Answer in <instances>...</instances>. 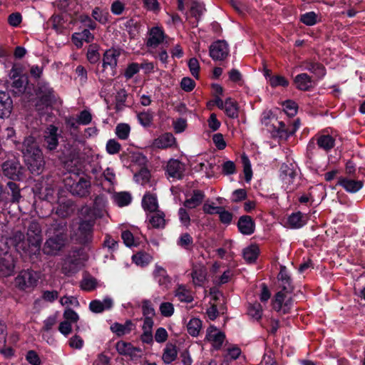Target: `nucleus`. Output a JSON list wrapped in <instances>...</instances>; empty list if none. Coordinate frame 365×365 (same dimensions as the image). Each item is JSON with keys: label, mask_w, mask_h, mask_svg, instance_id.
Listing matches in <instances>:
<instances>
[{"label": "nucleus", "mask_w": 365, "mask_h": 365, "mask_svg": "<svg viewBox=\"0 0 365 365\" xmlns=\"http://www.w3.org/2000/svg\"><path fill=\"white\" fill-rule=\"evenodd\" d=\"M21 146L28 170L32 175H39L44 170L45 161L36 138L31 135L26 137Z\"/></svg>", "instance_id": "f257e3e1"}, {"label": "nucleus", "mask_w": 365, "mask_h": 365, "mask_svg": "<svg viewBox=\"0 0 365 365\" xmlns=\"http://www.w3.org/2000/svg\"><path fill=\"white\" fill-rule=\"evenodd\" d=\"M1 175L11 181H23L25 178V168L16 158L9 159L1 165Z\"/></svg>", "instance_id": "f03ea898"}, {"label": "nucleus", "mask_w": 365, "mask_h": 365, "mask_svg": "<svg viewBox=\"0 0 365 365\" xmlns=\"http://www.w3.org/2000/svg\"><path fill=\"white\" fill-rule=\"evenodd\" d=\"M66 186L73 195L83 197L90 194L91 182L83 177L79 178L77 181L67 179Z\"/></svg>", "instance_id": "7ed1b4c3"}, {"label": "nucleus", "mask_w": 365, "mask_h": 365, "mask_svg": "<svg viewBox=\"0 0 365 365\" xmlns=\"http://www.w3.org/2000/svg\"><path fill=\"white\" fill-rule=\"evenodd\" d=\"M287 294L277 292L272 299V309L282 314H287L291 312L294 306V299L292 297L287 298Z\"/></svg>", "instance_id": "20e7f679"}, {"label": "nucleus", "mask_w": 365, "mask_h": 365, "mask_svg": "<svg viewBox=\"0 0 365 365\" xmlns=\"http://www.w3.org/2000/svg\"><path fill=\"white\" fill-rule=\"evenodd\" d=\"M330 133H333V129L327 128L315 135L317 145L326 153L330 152L335 146L336 139Z\"/></svg>", "instance_id": "39448f33"}, {"label": "nucleus", "mask_w": 365, "mask_h": 365, "mask_svg": "<svg viewBox=\"0 0 365 365\" xmlns=\"http://www.w3.org/2000/svg\"><path fill=\"white\" fill-rule=\"evenodd\" d=\"M67 242V238L46 237L42 251L46 255L56 256L63 250Z\"/></svg>", "instance_id": "423d86ee"}, {"label": "nucleus", "mask_w": 365, "mask_h": 365, "mask_svg": "<svg viewBox=\"0 0 365 365\" xmlns=\"http://www.w3.org/2000/svg\"><path fill=\"white\" fill-rule=\"evenodd\" d=\"M46 236L68 239V223L66 220L53 219L48 225Z\"/></svg>", "instance_id": "0eeeda50"}, {"label": "nucleus", "mask_w": 365, "mask_h": 365, "mask_svg": "<svg viewBox=\"0 0 365 365\" xmlns=\"http://www.w3.org/2000/svg\"><path fill=\"white\" fill-rule=\"evenodd\" d=\"M15 286L20 290H26L37 284V279L32 270L21 271L14 280Z\"/></svg>", "instance_id": "6e6552de"}, {"label": "nucleus", "mask_w": 365, "mask_h": 365, "mask_svg": "<svg viewBox=\"0 0 365 365\" xmlns=\"http://www.w3.org/2000/svg\"><path fill=\"white\" fill-rule=\"evenodd\" d=\"M61 133L58 128L54 125H49L45 130L44 147L49 151H54L59 146L58 138Z\"/></svg>", "instance_id": "1a4fd4ad"}, {"label": "nucleus", "mask_w": 365, "mask_h": 365, "mask_svg": "<svg viewBox=\"0 0 365 365\" xmlns=\"http://www.w3.org/2000/svg\"><path fill=\"white\" fill-rule=\"evenodd\" d=\"M94 224V219L83 220L80 222L78 231L81 244L86 245L92 241Z\"/></svg>", "instance_id": "9d476101"}, {"label": "nucleus", "mask_w": 365, "mask_h": 365, "mask_svg": "<svg viewBox=\"0 0 365 365\" xmlns=\"http://www.w3.org/2000/svg\"><path fill=\"white\" fill-rule=\"evenodd\" d=\"M16 258L14 255L6 252L0 256V277H7L14 273Z\"/></svg>", "instance_id": "9b49d317"}, {"label": "nucleus", "mask_w": 365, "mask_h": 365, "mask_svg": "<svg viewBox=\"0 0 365 365\" xmlns=\"http://www.w3.org/2000/svg\"><path fill=\"white\" fill-rule=\"evenodd\" d=\"M228 54L229 47L225 41L218 40L210 46V56L214 61H222Z\"/></svg>", "instance_id": "f8f14e48"}, {"label": "nucleus", "mask_w": 365, "mask_h": 365, "mask_svg": "<svg viewBox=\"0 0 365 365\" xmlns=\"http://www.w3.org/2000/svg\"><path fill=\"white\" fill-rule=\"evenodd\" d=\"M297 171L292 164L283 163L279 169V178L287 185V188L290 190L294 189L292 186L297 177Z\"/></svg>", "instance_id": "ddd939ff"}, {"label": "nucleus", "mask_w": 365, "mask_h": 365, "mask_svg": "<svg viewBox=\"0 0 365 365\" xmlns=\"http://www.w3.org/2000/svg\"><path fill=\"white\" fill-rule=\"evenodd\" d=\"M165 35L161 27L154 26L148 31L145 45L149 48H155L165 40Z\"/></svg>", "instance_id": "4468645a"}, {"label": "nucleus", "mask_w": 365, "mask_h": 365, "mask_svg": "<svg viewBox=\"0 0 365 365\" xmlns=\"http://www.w3.org/2000/svg\"><path fill=\"white\" fill-rule=\"evenodd\" d=\"M185 165L177 159H170L166 165L165 173L169 178L181 180L184 177Z\"/></svg>", "instance_id": "2eb2a0df"}, {"label": "nucleus", "mask_w": 365, "mask_h": 365, "mask_svg": "<svg viewBox=\"0 0 365 365\" xmlns=\"http://www.w3.org/2000/svg\"><path fill=\"white\" fill-rule=\"evenodd\" d=\"M33 192L34 197L40 200L51 202L54 200V189L48 185L36 184L33 187Z\"/></svg>", "instance_id": "dca6fc26"}, {"label": "nucleus", "mask_w": 365, "mask_h": 365, "mask_svg": "<svg viewBox=\"0 0 365 365\" xmlns=\"http://www.w3.org/2000/svg\"><path fill=\"white\" fill-rule=\"evenodd\" d=\"M38 97L42 105L51 106L55 101L54 91L48 83H43L38 86Z\"/></svg>", "instance_id": "f3484780"}, {"label": "nucleus", "mask_w": 365, "mask_h": 365, "mask_svg": "<svg viewBox=\"0 0 365 365\" xmlns=\"http://www.w3.org/2000/svg\"><path fill=\"white\" fill-rule=\"evenodd\" d=\"M336 185L341 186L347 192L356 193L363 187L364 181L340 177Z\"/></svg>", "instance_id": "a211bd4d"}, {"label": "nucleus", "mask_w": 365, "mask_h": 365, "mask_svg": "<svg viewBox=\"0 0 365 365\" xmlns=\"http://www.w3.org/2000/svg\"><path fill=\"white\" fill-rule=\"evenodd\" d=\"M237 226L239 232L245 235H251L255 230V220L250 215L240 217Z\"/></svg>", "instance_id": "6ab92c4d"}, {"label": "nucleus", "mask_w": 365, "mask_h": 365, "mask_svg": "<svg viewBox=\"0 0 365 365\" xmlns=\"http://www.w3.org/2000/svg\"><path fill=\"white\" fill-rule=\"evenodd\" d=\"M5 192H8V199L5 202H19L22 197L21 188L16 181H9L5 187Z\"/></svg>", "instance_id": "aec40b11"}, {"label": "nucleus", "mask_w": 365, "mask_h": 365, "mask_svg": "<svg viewBox=\"0 0 365 365\" xmlns=\"http://www.w3.org/2000/svg\"><path fill=\"white\" fill-rule=\"evenodd\" d=\"M153 146L160 149H167L176 145V138L171 133H165L155 138Z\"/></svg>", "instance_id": "412c9836"}, {"label": "nucleus", "mask_w": 365, "mask_h": 365, "mask_svg": "<svg viewBox=\"0 0 365 365\" xmlns=\"http://www.w3.org/2000/svg\"><path fill=\"white\" fill-rule=\"evenodd\" d=\"M113 306V299L110 297H106L103 302L98 299L92 300L89 304V309L92 312L99 314L105 310L110 309Z\"/></svg>", "instance_id": "4be33fe9"}, {"label": "nucleus", "mask_w": 365, "mask_h": 365, "mask_svg": "<svg viewBox=\"0 0 365 365\" xmlns=\"http://www.w3.org/2000/svg\"><path fill=\"white\" fill-rule=\"evenodd\" d=\"M74 212V203L71 200H66L61 202L56 207V214L59 217L58 219L66 220Z\"/></svg>", "instance_id": "5701e85b"}, {"label": "nucleus", "mask_w": 365, "mask_h": 365, "mask_svg": "<svg viewBox=\"0 0 365 365\" xmlns=\"http://www.w3.org/2000/svg\"><path fill=\"white\" fill-rule=\"evenodd\" d=\"M142 207L145 211L155 212L158 209L157 196L150 192H146L142 199Z\"/></svg>", "instance_id": "b1692460"}, {"label": "nucleus", "mask_w": 365, "mask_h": 365, "mask_svg": "<svg viewBox=\"0 0 365 365\" xmlns=\"http://www.w3.org/2000/svg\"><path fill=\"white\" fill-rule=\"evenodd\" d=\"M205 197V192L200 190H194L190 198L186 199L183 205L187 209H194L202 204Z\"/></svg>", "instance_id": "393cba45"}, {"label": "nucleus", "mask_w": 365, "mask_h": 365, "mask_svg": "<svg viewBox=\"0 0 365 365\" xmlns=\"http://www.w3.org/2000/svg\"><path fill=\"white\" fill-rule=\"evenodd\" d=\"M294 83L297 89L301 91H309L314 86L312 77L305 73L298 74L294 79Z\"/></svg>", "instance_id": "a878e982"}, {"label": "nucleus", "mask_w": 365, "mask_h": 365, "mask_svg": "<svg viewBox=\"0 0 365 365\" xmlns=\"http://www.w3.org/2000/svg\"><path fill=\"white\" fill-rule=\"evenodd\" d=\"M287 225L292 229H299L306 225L307 220L300 211L292 212L287 219Z\"/></svg>", "instance_id": "bb28decb"}, {"label": "nucleus", "mask_w": 365, "mask_h": 365, "mask_svg": "<svg viewBox=\"0 0 365 365\" xmlns=\"http://www.w3.org/2000/svg\"><path fill=\"white\" fill-rule=\"evenodd\" d=\"M213 103H215L219 108L224 110L227 114H235L237 112L236 102L228 98L225 102L220 98H216Z\"/></svg>", "instance_id": "cd10ccee"}, {"label": "nucleus", "mask_w": 365, "mask_h": 365, "mask_svg": "<svg viewBox=\"0 0 365 365\" xmlns=\"http://www.w3.org/2000/svg\"><path fill=\"white\" fill-rule=\"evenodd\" d=\"M154 277L160 287L168 288L171 283V279L168 276L167 271L162 267L156 266L153 272Z\"/></svg>", "instance_id": "c85d7f7f"}, {"label": "nucleus", "mask_w": 365, "mask_h": 365, "mask_svg": "<svg viewBox=\"0 0 365 365\" xmlns=\"http://www.w3.org/2000/svg\"><path fill=\"white\" fill-rule=\"evenodd\" d=\"M260 253L259 247L256 244H252L243 250V257L250 264L255 263Z\"/></svg>", "instance_id": "c756f323"}, {"label": "nucleus", "mask_w": 365, "mask_h": 365, "mask_svg": "<svg viewBox=\"0 0 365 365\" xmlns=\"http://www.w3.org/2000/svg\"><path fill=\"white\" fill-rule=\"evenodd\" d=\"M119 56L120 51L117 49L110 48L107 50L103 56V67L109 66L112 68H115Z\"/></svg>", "instance_id": "7c9ffc66"}, {"label": "nucleus", "mask_w": 365, "mask_h": 365, "mask_svg": "<svg viewBox=\"0 0 365 365\" xmlns=\"http://www.w3.org/2000/svg\"><path fill=\"white\" fill-rule=\"evenodd\" d=\"M77 119L68 118L66 119L67 128L76 130L79 125H88L92 120V115H77Z\"/></svg>", "instance_id": "2f4dec72"}, {"label": "nucleus", "mask_w": 365, "mask_h": 365, "mask_svg": "<svg viewBox=\"0 0 365 365\" xmlns=\"http://www.w3.org/2000/svg\"><path fill=\"white\" fill-rule=\"evenodd\" d=\"M29 246L28 252L30 255H39L42 242V235L27 236Z\"/></svg>", "instance_id": "473e14b6"}, {"label": "nucleus", "mask_w": 365, "mask_h": 365, "mask_svg": "<svg viewBox=\"0 0 365 365\" xmlns=\"http://www.w3.org/2000/svg\"><path fill=\"white\" fill-rule=\"evenodd\" d=\"M9 82L11 91L16 95H20L26 91L28 84V78L27 76L21 77L10 81Z\"/></svg>", "instance_id": "72a5a7b5"}, {"label": "nucleus", "mask_w": 365, "mask_h": 365, "mask_svg": "<svg viewBox=\"0 0 365 365\" xmlns=\"http://www.w3.org/2000/svg\"><path fill=\"white\" fill-rule=\"evenodd\" d=\"M304 69L314 73L318 78H322L326 74L325 68L319 63L306 61L304 63Z\"/></svg>", "instance_id": "f704fd0d"}, {"label": "nucleus", "mask_w": 365, "mask_h": 365, "mask_svg": "<svg viewBox=\"0 0 365 365\" xmlns=\"http://www.w3.org/2000/svg\"><path fill=\"white\" fill-rule=\"evenodd\" d=\"M60 150H56V156L63 163H67L71 160L73 158V150L72 147L69 143H63L59 145Z\"/></svg>", "instance_id": "c9c22d12"}, {"label": "nucleus", "mask_w": 365, "mask_h": 365, "mask_svg": "<svg viewBox=\"0 0 365 365\" xmlns=\"http://www.w3.org/2000/svg\"><path fill=\"white\" fill-rule=\"evenodd\" d=\"M12 104V100L9 93L4 91H0V114L10 113Z\"/></svg>", "instance_id": "e433bc0d"}, {"label": "nucleus", "mask_w": 365, "mask_h": 365, "mask_svg": "<svg viewBox=\"0 0 365 365\" xmlns=\"http://www.w3.org/2000/svg\"><path fill=\"white\" fill-rule=\"evenodd\" d=\"M175 296L178 298L181 302L191 303L193 301V297L190 292L183 284H179L175 291Z\"/></svg>", "instance_id": "4c0bfd02"}, {"label": "nucleus", "mask_w": 365, "mask_h": 365, "mask_svg": "<svg viewBox=\"0 0 365 365\" xmlns=\"http://www.w3.org/2000/svg\"><path fill=\"white\" fill-rule=\"evenodd\" d=\"M178 356V351L176 349V346L172 344H167L165 348L163 350V361L169 364L174 361Z\"/></svg>", "instance_id": "58836bf2"}, {"label": "nucleus", "mask_w": 365, "mask_h": 365, "mask_svg": "<svg viewBox=\"0 0 365 365\" xmlns=\"http://www.w3.org/2000/svg\"><path fill=\"white\" fill-rule=\"evenodd\" d=\"M115 202L118 207H125L130 204L132 201V196L128 192H119L113 195Z\"/></svg>", "instance_id": "ea45409f"}, {"label": "nucleus", "mask_w": 365, "mask_h": 365, "mask_svg": "<svg viewBox=\"0 0 365 365\" xmlns=\"http://www.w3.org/2000/svg\"><path fill=\"white\" fill-rule=\"evenodd\" d=\"M202 321L198 318H192L187 324V332L192 336H197L202 328Z\"/></svg>", "instance_id": "a19ab883"}, {"label": "nucleus", "mask_w": 365, "mask_h": 365, "mask_svg": "<svg viewBox=\"0 0 365 365\" xmlns=\"http://www.w3.org/2000/svg\"><path fill=\"white\" fill-rule=\"evenodd\" d=\"M206 339L214 342L213 346L215 349H220L225 339V334L222 331L214 334L207 333Z\"/></svg>", "instance_id": "79ce46f5"}, {"label": "nucleus", "mask_w": 365, "mask_h": 365, "mask_svg": "<svg viewBox=\"0 0 365 365\" xmlns=\"http://www.w3.org/2000/svg\"><path fill=\"white\" fill-rule=\"evenodd\" d=\"M93 18L101 24H106L109 21V13L99 7H96L92 11Z\"/></svg>", "instance_id": "37998d69"}, {"label": "nucleus", "mask_w": 365, "mask_h": 365, "mask_svg": "<svg viewBox=\"0 0 365 365\" xmlns=\"http://www.w3.org/2000/svg\"><path fill=\"white\" fill-rule=\"evenodd\" d=\"M132 344L124 341H119L115 344V349L119 354L123 356H130L133 357Z\"/></svg>", "instance_id": "c03bdc74"}, {"label": "nucleus", "mask_w": 365, "mask_h": 365, "mask_svg": "<svg viewBox=\"0 0 365 365\" xmlns=\"http://www.w3.org/2000/svg\"><path fill=\"white\" fill-rule=\"evenodd\" d=\"M262 307L259 302L250 304L247 308V314L253 319L259 320L262 316Z\"/></svg>", "instance_id": "a18cd8bd"}, {"label": "nucleus", "mask_w": 365, "mask_h": 365, "mask_svg": "<svg viewBox=\"0 0 365 365\" xmlns=\"http://www.w3.org/2000/svg\"><path fill=\"white\" fill-rule=\"evenodd\" d=\"M149 222L154 228H163L165 225V214L163 212H155L150 217Z\"/></svg>", "instance_id": "49530a36"}, {"label": "nucleus", "mask_w": 365, "mask_h": 365, "mask_svg": "<svg viewBox=\"0 0 365 365\" xmlns=\"http://www.w3.org/2000/svg\"><path fill=\"white\" fill-rule=\"evenodd\" d=\"M275 120L277 123V125L274 124L272 125V132H276L280 138H287L289 137L290 135H288L289 125H287V124L282 120H277V118H276Z\"/></svg>", "instance_id": "de8ad7c7"}, {"label": "nucleus", "mask_w": 365, "mask_h": 365, "mask_svg": "<svg viewBox=\"0 0 365 365\" xmlns=\"http://www.w3.org/2000/svg\"><path fill=\"white\" fill-rule=\"evenodd\" d=\"M138 123L145 129L156 128L153 115H136Z\"/></svg>", "instance_id": "09e8293b"}, {"label": "nucleus", "mask_w": 365, "mask_h": 365, "mask_svg": "<svg viewBox=\"0 0 365 365\" xmlns=\"http://www.w3.org/2000/svg\"><path fill=\"white\" fill-rule=\"evenodd\" d=\"M130 127L127 123H119L115 128V134L120 140H126L130 134Z\"/></svg>", "instance_id": "8fccbe9b"}, {"label": "nucleus", "mask_w": 365, "mask_h": 365, "mask_svg": "<svg viewBox=\"0 0 365 365\" xmlns=\"http://www.w3.org/2000/svg\"><path fill=\"white\" fill-rule=\"evenodd\" d=\"M242 162L243 164V172L245 174V180L250 182L252 178V170L250 161L246 155L242 156Z\"/></svg>", "instance_id": "3c124183"}, {"label": "nucleus", "mask_w": 365, "mask_h": 365, "mask_svg": "<svg viewBox=\"0 0 365 365\" xmlns=\"http://www.w3.org/2000/svg\"><path fill=\"white\" fill-rule=\"evenodd\" d=\"M142 312L144 318L150 317L151 319L155 315V309L151 302L148 299H144L142 302Z\"/></svg>", "instance_id": "603ef678"}, {"label": "nucleus", "mask_w": 365, "mask_h": 365, "mask_svg": "<svg viewBox=\"0 0 365 365\" xmlns=\"http://www.w3.org/2000/svg\"><path fill=\"white\" fill-rule=\"evenodd\" d=\"M215 213L219 215V220L222 224L227 225L231 224L233 219V214L231 212L222 207V210L215 211Z\"/></svg>", "instance_id": "864d4df0"}, {"label": "nucleus", "mask_w": 365, "mask_h": 365, "mask_svg": "<svg viewBox=\"0 0 365 365\" xmlns=\"http://www.w3.org/2000/svg\"><path fill=\"white\" fill-rule=\"evenodd\" d=\"M269 83L273 88L277 86L287 87L289 86V81L282 76H269Z\"/></svg>", "instance_id": "5fc2aeb1"}, {"label": "nucleus", "mask_w": 365, "mask_h": 365, "mask_svg": "<svg viewBox=\"0 0 365 365\" xmlns=\"http://www.w3.org/2000/svg\"><path fill=\"white\" fill-rule=\"evenodd\" d=\"M26 76L24 74L23 67L20 64H14L9 73V81Z\"/></svg>", "instance_id": "6e6d98bb"}, {"label": "nucleus", "mask_w": 365, "mask_h": 365, "mask_svg": "<svg viewBox=\"0 0 365 365\" xmlns=\"http://www.w3.org/2000/svg\"><path fill=\"white\" fill-rule=\"evenodd\" d=\"M172 123L175 133H181L187 128V120L182 118H173Z\"/></svg>", "instance_id": "4d7b16f0"}, {"label": "nucleus", "mask_w": 365, "mask_h": 365, "mask_svg": "<svg viewBox=\"0 0 365 365\" xmlns=\"http://www.w3.org/2000/svg\"><path fill=\"white\" fill-rule=\"evenodd\" d=\"M97 285L96 279L93 277H85L81 282V289L88 292H91L96 289Z\"/></svg>", "instance_id": "13d9d810"}, {"label": "nucleus", "mask_w": 365, "mask_h": 365, "mask_svg": "<svg viewBox=\"0 0 365 365\" xmlns=\"http://www.w3.org/2000/svg\"><path fill=\"white\" fill-rule=\"evenodd\" d=\"M126 98L127 93L124 89H119V91H117L115 96V108L118 111H120L122 109Z\"/></svg>", "instance_id": "bf43d9fd"}, {"label": "nucleus", "mask_w": 365, "mask_h": 365, "mask_svg": "<svg viewBox=\"0 0 365 365\" xmlns=\"http://www.w3.org/2000/svg\"><path fill=\"white\" fill-rule=\"evenodd\" d=\"M120 144L115 139H110L106 143V151L110 155H114L120 152Z\"/></svg>", "instance_id": "052dcab7"}, {"label": "nucleus", "mask_w": 365, "mask_h": 365, "mask_svg": "<svg viewBox=\"0 0 365 365\" xmlns=\"http://www.w3.org/2000/svg\"><path fill=\"white\" fill-rule=\"evenodd\" d=\"M205 10L204 4L197 1H194L190 7L191 15L195 19L200 18L204 13Z\"/></svg>", "instance_id": "680f3d73"}, {"label": "nucleus", "mask_w": 365, "mask_h": 365, "mask_svg": "<svg viewBox=\"0 0 365 365\" xmlns=\"http://www.w3.org/2000/svg\"><path fill=\"white\" fill-rule=\"evenodd\" d=\"M282 108L286 114H296L298 106L296 102L287 100L282 103Z\"/></svg>", "instance_id": "e2e57ef3"}, {"label": "nucleus", "mask_w": 365, "mask_h": 365, "mask_svg": "<svg viewBox=\"0 0 365 365\" xmlns=\"http://www.w3.org/2000/svg\"><path fill=\"white\" fill-rule=\"evenodd\" d=\"M188 67L192 76L196 79L199 78L200 64L197 58H192L188 61Z\"/></svg>", "instance_id": "0e129e2a"}, {"label": "nucleus", "mask_w": 365, "mask_h": 365, "mask_svg": "<svg viewBox=\"0 0 365 365\" xmlns=\"http://www.w3.org/2000/svg\"><path fill=\"white\" fill-rule=\"evenodd\" d=\"M193 243V239L191 235L188 233H183L180 235L178 240V245L187 249V247L192 245Z\"/></svg>", "instance_id": "69168bd1"}, {"label": "nucleus", "mask_w": 365, "mask_h": 365, "mask_svg": "<svg viewBox=\"0 0 365 365\" xmlns=\"http://www.w3.org/2000/svg\"><path fill=\"white\" fill-rule=\"evenodd\" d=\"M300 19L307 26H313L317 23V15L313 11L307 12L302 15Z\"/></svg>", "instance_id": "338daca9"}, {"label": "nucleus", "mask_w": 365, "mask_h": 365, "mask_svg": "<svg viewBox=\"0 0 365 365\" xmlns=\"http://www.w3.org/2000/svg\"><path fill=\"white\" fill-rule=\"evenodd\" d=\"M63 317L65 321L69 322L71 324L77 322L79 319V316L77 312L69 307L66 308L64 310Z\"/></svg>", "instance_id": "774afa93"}]
</instances>
